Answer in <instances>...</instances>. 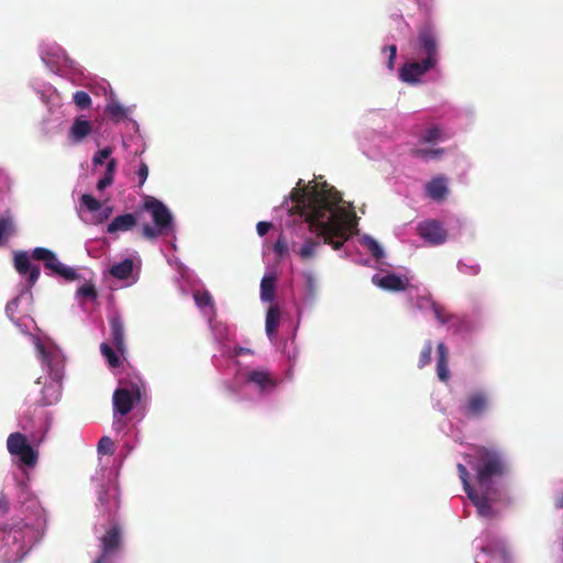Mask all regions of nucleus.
Masks as SVG:
<instances>
[{
  "mask_svg": "<svg viewBox=\"0 0 563 563\" xmlns=\"http://www.w3.org/2000/svg\"><path fill=\"white\" fill-rule=\"evenodd\" d=\"M32 257L35 261L44 262L45 268L51 269L56 275L65 278L68 282H73L79 278L76 269L60 263L55 253L48 249L35 247L32 252Z\"/></svg>",
  "mask_w": 563,
  "mask_h": 563,
  "instance_id": "423d86ee",
  "label": "nucleus"
},
{
  "mask_svg": "<svg viewBox=\"0 0 563 563\" xmlns=\"http://www.w3.org/2000/svg\"><path fill=\"white\" fill-rule=\"evenodd\" d=\"M194 300L198 308L203 309L209 307L211 311H214V301L211 294L208 290H197L194 292Z\"/></svg>",
  "mask_w": 563,
  "mask_h": 563,
  "instance_id": "bb28decb",
  "label": "nucleus"
},
{
  "mask_svg": "<svg viewBox=\"0 0 563 563\" xmlns=\"http://www.w3.org/2000/svg\"><path fill=\"white\" fill-rule=\"evenodd\" d=\"M112 183H113V177H111L110 175H104L101 179L98 180L97 188L99 190H103L107 187H109L110 185H112Z\"/></svg>",
  "mask_w": 563,
  "mask_h": 563,
  "instance_id": "49530a36",
  "label": "nucleus"
},
{
  "mask_svg": "<svg viewBox=\"0 0 563 563\" xmlns=\"http://www.w3.org/2000/svg\"><path fill=\"white\" fill-rule=\"evenodd\" d=\"M81 206L87 208V210L95 212L101 209V202L96 199L93 196L89 194H84L80 197Z\"/></svg>",
  "mask_w": 563,
  "mask_h": 563,
  "instance_id": "e433bc0d",
  "label": "nucleus"
},
{
  "mask_svg": "<svg viewBox=\"0 0 563 563\" xmlns=\"http://www.w3.org/2000/svg\"><path fill=\"white\" fill-rule=\"evenodd\" d=\"M14 223L11 217L0 218V246L14 233Z\"/></svg>",
  "mask_w": 563,
  "mask_h": 563,
  "instance_id": "c85d7f7f",
  "label": "nucleus"
},
{
  "mask_svg": "<svg viewBox=\"0 0 563 563\" xmlns=\"http://www.w3.org/2000/svg\"><path fill=\"white\" fill-rule=\"evenodd\" d=\"M272 224L269 222L261 221L256 224V231L260 236H264L271 229Z\"/></svg>",
  "mask_w": 563,
  "mask_h": 563,
  "instance_id": "de8ad7c7",
  "label": "nucleus"
},
{
  "mask_svg": "<svg viewBox=\"0 0 563 563\" xmlns=\"http://www.w3.org/2000/svg\"><path fill=\"white\" fill-rule=\"evenodd\" d=\"M457 471H459V475H460V478H461V482L463 484V488L465 490V493H470L471 490H473L474 488L472 487L471 483H470V474H468V471L467 468L459 463L457 464Z\"/></svg>",
  "mask_w": 563,
  "mask_h": 563,
  "instance_id": "58836bf2",
  "label": "nucleus"
},
{
  "mask_svg": "<svg viewBox=\"0 0 563 563\" xmlns=\"http://www.w3.org/2000/svg\"><path fill=\"white\" fill-rule=\"evenodd\" d=\"M482 492L483 494L479 495L475 489H473L470 493H467V497L472 500V503L477 509V512L482 517L492 518L495 515V511L492 507V498L489 496L492 489Z\"/></svg>",
  "mask_w": 563,
  "mask_h": 563,
  "instance_id": "4468645a",
  "label": "nucleus"
},
{
  "mask_svg": "<svg viewBox=\"0 0 563 563\" xmlns=\"http://www.w3.org/2000/svg\"><path fill=\"white\" fill-rule=\"evenodd\" d=\"M472 269H473L474 274H477L479 272V267L478 266L473 267Z\"/></svg>",
  "mask_w": 563,
  "mask_h": 563,
  "instance_id": "6e6d98bb",
  "label": "nucleus"
},
{
  "mask_svg": "<svg viewBox=\"0 0 563 563\" xmlns=\"http://www.w3.org/2000/svg\"><path fill=\"white\" fill-rule=\"evenodd\" d=\"M383 52L384 53L388 52L387 67H388L389 70H393L394 66H395L396 56H397V46L396 45H388V46L383 48Z\"/></svg>",
  "mask_w": 563,
  "mask_h": 563,
  "instance_id": "c03bdc74",
  "label": "nucleus"
},
{
  "mask_svg": "<svg viewBox=\"0 0 563 563\" xmlns=\"http://www.w3.org/2000/svg\"><path fill=\"white\" fill-rule=\"evenodd\" d=\"M100 554L114 559L120 554L123 548L122 530L118 523H113L111 528L100 538Z\"/></svg>",
  "mask_w": 563,
  "mask_h": 563,
  "instance_id": "6e6552de",
  "label": "nucleus"
},
{
  "mask_svg": "<svg viewBox=\"0 0 563 563\" xmlns=\"http://www.w3.org/2000/svg\"><path fill=\"white\" fill-rule=\"evenodd\" d=\"M319 245H320V243L318 241H314L312 239H307L298 252L299 256L302 260H308V258L312 257L316 253V249Z\"/></svg>",
  "mask_w": 563,
  "mask_h": 563,
  "instance_id": "2f4dec72",
  "label": "nucleus"
},
{
  "mask_svg": "<svg viewBox=\"0 0 563 563\" xmlns=\"http://www.w3.org/2000/svg\"><path fill=\"white\" fill-rule=\"evenodd\" d=\"M111 212H112V208L107 207V208L103 210V217H102V219H101V220L109 218V216L111 214Z\"/></svg>",
  "mask_w": 563,
  "mask_h": 563,
  "instance_id": "864d4df0",
  "label": "nucleus"
},
{
  "mask_svg": "<svg viewBox=\"0 0 563 563\" xmlns=\"http://www.w3.org/2000/svg\"><path fill=\"white\" fill-rule=\"evenodd\" d=\"M476 563H479V562H476Z\"/></svg>",
  "mask_w": 563,
  "mask_h": 563,
  "instance_id": "4d7b16f0",
  "label": "nucleus"
},
{
  "mask_svg": "<svg viewBox=\"0 0 563 563\" xmlns=\"http://www.w3.org/2000/svg\"><path fill=\"white\" fill-rule=\"evenodd\" d=\"M137 176H139V180H140L139 185L143 186L148 176V166L146 163L141 162L139 170H137Z\"/></svg>",
  "mask_w": 563,
  "mask_h": 563,
  "instance_id": "a18cd8bd",
  "label": "nucleus"
},
{
  "mask_svg": "<svg viewBox=\"0 0 563 563\" xmlns=\"http://www.w3.org/2000/svg\"><path fill=\"white\" fill-rule=\"evenodd\" d=\"M143 211L148 212L153 220V225L148 223L142 225L141 235L145 240L154 241L174 230V218L169 209L155 197L145 196L142 207L135 213H124L115 217L108 224L107 232L130 231L136 225L137 217Z\"/></svg>",
  "mask_w": 563,
  "mask_h": 563,
  "instance_id": "f03ea898",
  "label": "nucleus"
},
{
  "mask_svg": "<svg viewBox=\"0 0 563 563\" xmlns=\"http://www.w3.org/2000/svg\"><path fill=\"white\" fill-rule=\"evenodd\" d=\"M427 196L434 201H442L449 194L448 177L439 175L426 184Z\"/></svg>",
  "mask_w": 563,
  "mask_h": 563,
  "instance_id": "2eb2a0df",
  "label": "nucleus"
},
{
  "mask_svg": "<svg viewBox=\"0 0 563 563\" xmlns=\"http://www.w3.org/2000/svg\"><path fill=\"white\" fill-rule=\"evenodd\" d=\"M92 131L91 123L81 118H76L70 131L69 136L75 143L81 142L85 137H87Z\"/></svg>",
  "mask_w": 563,
  "mask_h": 563,
  "instance_id": "aec40b11",
  "label": "nucleus"
},
{
  "mask_svg": "<svg viewBox=\"0 0 563 563\" xmlns=\"http://www.w3.org/2000/svg\"><path fill=\"white\" fill-rule=\"evenodd\" d=\"M0 510L5 514L9 510V503L5 495L0 494Z\"/></svg>",
  "mask_w": 563,
  "mask_h": 563,
  "instance_id": "8fccbe9b",
  "label": "nucleus"
},
{
  "mask_svg": "<svg viewBox=\"0 0 563 563\" xmlns=\"http://www.w3.org/2000/svg\"><path fill=\"white\" fill-rule=\"evenodd\" d=\"M274 252L278 257H283L288 253V244L283 235H279L274 244Z\"/></svg>",
  "mask_w": 563,
  "mask_h": 563,
  "instance_id": "79ce46f5",
  "label": "nucleus"
},
{
  "mask_svg": "<svg viewBox=\"0 0 563 563\" xmlns=\"http://www.w3.org/2000/svg\"><path fill=\"white\" fill-rule=\"evenodd\" d=\"M77 296L86 300H96L98 297L97 289L93 284L86 283L77 289Z\"/></svg>",
  "mask_w": 563,
  "mask_h": 563,
  "instance_id": "473e14b6",
  "label": "nucleus"
},
{
  "mask_svg": "<svg viewBox=\"0 0 563 563\" xmlns=\"http://www.w3.org/2000/svg\"><path fill=\"white\" fill-rule=\"evenodd\" d=\"M30 444L24 434L20 432L11 433L7 440V448L11 455H14L18 451Z\"/></svg>",
  "mask_w": 563,
  "mask_h": 563,
  "instance_id": "393cba45",
  "label": "nucleus"
},
{
  "mask_svg": "<svg viewBox=\"0 0 563 563\" xmlns=\"http://www.w3.org/2000/svg\"><path fill=\"white\" fill-rule=\"evenodd\" d=\"M418 3L420 5H426L427 7L428 5V0H418Z\"/></svg>",
  "mask_w": 563,
  "mask_h": 563,
  "instance_id": "5fc2aeb1",
  "label": "nucleus"
},
{
  "mask_svg": "<svg viewBox=\"0 0 563 563\" xmlns=\"http://www.w3.org/2000/svg\"><path fill=\"white\" fill-rule=\"evenodd\" d=\"M443 133L439 126H431L429 128L424 134L422 135V141L424 143H434L437 141L443 140Z\"/></svg>",
  "mask_w": 563,
  "mask_h": 563,
  "instance_id": "c9c22d12",
  "label": "nucleus"
},
{
  "mask_svg": "<svg viewBox=\"0 0 563 563\" xmlns=\"http://www.w3.org/2000/svg\"><path fill=\"white\" fill-rule=\"evenodd\" d=\"M555 507L559 508V509H562L563 508V493L561 494L560 497L556 498L555 500Z\"/></svg>",
  "mask_w": 563,
  "mask_h": 563,
  "instance_id": "603ef678",
  "label": "nucleus"
},
{
  "mask_svg": "<svg viewBox=\"0 0 563 563\" xmlns=\"http://www.w3.org/2000/svg\"><path fill=\"white\" fill-rule=\"evenodd\" d=\"M14 268L20 275L27 274V282L32 287L40 278L41 269L38 265H32L30 256L24 251L14 253Z\"/></svg>",
  "mask_w": 563,
  "mask_h": 563,
  "instance_id": "9b49d317",
  "label": "nucleus"
},
{
  "mask_svg": "<svg viewBox=\"0 0 563 563\" xmlns=\"http://www.w3.org/2000/svg\"><path fill=\"white\" fill-rule=\"evenodd\" d=\"M444 153V148H434V150H427V148H415L411 151V155L413 157H418L421 159H437L440 158L441 155Z\"/></svg>",
  "mask_w": 563,
  "mask_h": 563,
  "instance_id": "7c9ffc66",
  "label": "nucleus"
},
{
  "mask_svg": "<svg viewBox=\"0 0 563 563\" xmlns=\"http://www.w3.org/2000/svg\"><path fill=\"white\" fill-rule=\"evenodd\" d=\"M432 342L430 340H428L421 352H420V355H419V361H418V367L419 368H423L424 366L429 365L430 362H431V354H432Z\"/></svg>",
  "mask_w": 563,
  "mask_h": 563,
  "instance_id": "72a5a7b5",
  "label": "nucleus"
},
{
  "mask_svg": "<svg viewBox=\"0 0 563 563\" xmlns=\"http://www.w3.org/2000/svg\"><path fill=\"white\" fill-rule=\"evenodd\" d=\"M0 542L2 543V555L7 560L19 556L24 551V534L20 528L3 527L0 529Z\"/></svg>",
  "mask_w": 563,
  "mask_h": 563,
  "instance_id": "0eeeda50",
  "label": "nucleus"
},
{
  "mask_svg": "<svg viewBox=\"0 0 563 563\" xmlns=\"http://www.w3.org/2000/svg\"><path fill=\"white\" fill-rule=\"evenodd\" d=\"M415 51L421 60L405 63L399 70V78L407 84L419 82L420 78L439 63L438 42L430 26L427 25L419 30Z\"/></svg>",
  "mask_w": 563,
  "mask_h": 563,
  "instance_id": "20e7f679",
  "label": "nucleus"
},
{
  "mask_svg": "<svg viewBox=\"0 0 563 563\" xmlns=\"http://www.w3.org/2000/svg\"><path fill=\"white\" fill-rule=\"evenodd\" d=\"M419 235L431 245H440L446 241L448 233L437 220H428L418 224Z\"/></svg>",
  "mask_w": 563,
  "mask_h": 563,
  "instance_id": "1a4fd4ad",
  "label": "nucleus"
},
{
  "mask_svg": "<svg viewBox=\"0 0 563 563\" xmlns=\"http://www.w3.org/2000/svg\"><path fill=\"white\" fill-rule=\"evenodd\" d=\"M467 463L475 472L481 490H489L496 479L508 472V463L504 452L496 446L474 445L467 455Z\"/></svg>",
  "mask_w": 563,
  "mask_h": 563,
  "instance_id": "7ed1b4c3",
  "label": "nucleus"
},
{
  "mask_svg": "<svg viewBox=\"0 0 563 563\" xmlns=\"http://www.w3.org/2000/svg\"><path fill=\"white\" fill-rule=\"evenodd\" d=\"M366 246L371 254L373 255V257H375L376 260H379L384 256V251L376 240L368 238L366 241Z\"/></svg>",
  "mask_w": 563,
  "mask_h": 563,
  "instance_id": "ea45409f",
  "label": "nucleus"
},
{
  "mask_svg": "<svg viewBox=\"0 0 563 563\" xmlns=\"http://www.w3.org/2000/svg\"><path fill=\"white\" fill-rule=\"evenodd\" d=\"M115 168H117V161L114 158H110L107 163V170H106L104 175H110L111 177H113Z\"/></svg>",
  "mask_w": 563,
  "mask_h": 563,
  "instance_id": "09e8293b",
  "label": "nucleus"
},
{
  "mask_svg": "<svg viewBox=\"0 0 563 563\" xmlns=\"http://www.w3.org/2000/svg\"><path fill=\"white\" fill-rule=\"evenodd\" d=\"M110 338L114 349L123 355L126 352L125 344V328L124 323L119 316H113L109 320Z\"/></svg>",
  "mask_w": 563,
  "mask_h": 563,
  "instance_id": "f8f14e48",
  "label": "nucleus"
},
{
  "mask_svg": "<svg viewBox=\"0 0 563 563\" xmlns=\"http://www.w3.org/2000/svg\"><path fill=\"white\" fill-rule=\"evenodd\" d=\"M490 402V395L487 390L476 389L466 395L460 406V411L467 419H479L489 411Z\"/></svg>",
  "mask_w": 563,
  "mask_h": 563,
  "instance_id": "39448f33",
  "label": "nucleus"
},
{
  "mask_svg": "<svg viewBox=\"0 0 563 563\" xmlns=\"http://www.w3.org/2000/svg\"><path fill=\"white\" fill-rule=\"evenodd\" d=\"M132 271L133 261L126 258L120 263L114 264L110 269V274L118 279H126L132 274Z\"/></svg>",
  "mask_w": 563,
  "mask_h": 563,
  "instance_id": "b1692460",
  "label": "nucleus"
},
{
  "mask_svg": "<svg viewBox=\"0 0 563 563\" xmlns=\"http://www.w3.org/2000/svg\"><path fill=\"white\" fill-rule=\"evenodd\" d=\"M426 300L430 302L434 317L441 324L449 323L454 318V316L450 314L440 303L429 299Z\"/></svg>",
  "mask_w": 563,
  "mask_h": 563,
  "instance_id": "c756f323",
  "label": "nucleus"
},
{
  "mask_svg": "<svg viewBox=\"0 0 563 563\" xmlns=\"http://www.w3.org/2000/svg\"><path fill=\"white\" fill-rule=\"evenodd\" d=\"M290 199L294 202L290 214L302 218L309 224V231L322 236L323 243L330 244L333 250H340L352 236L355 218L340 206V192L327 183L317 184L312 180L305 186L302 179H299L290 192Z\"/></svg>",
  "mask_w": 563,
  "mask_h": 563,
  "instance_id": "f257e3e1",
  "label": "nucleus"
},
{
  "mask_svg": "<svg viewBox=\"0 0 563 563\" xmlns=\"http://www.w3.org/2000/svg\"><path fill=\"white\" fill-rule=\"evenodd\" d=\"M438 360H437V375L441 382H448L450 377L449 373V350L443 342H440L437 346Z\"/></svg>",
  "mask_w": 563,
  "mask_h": 563,
  "instance_id": "6ab92c4d",
  "label": "nucleus"
},
{
  "mask_svg": "<svg viewBox=\"0 0 563 563\" xmlns=\"http://www.w3.org/2000/svg\"><path fill=\"white\" fill-rule=\"evenodd\" d=\"M111 153L112 150L109 146L98 151L92 157L93 165H102L104 161L110 157Z\"/></svg>",
  "mask_w": 563,
  "mask_h": 563,
  "instance_id": "37998d69",
  "label": "nucleus"
},
{
  "mask_svg": "<svg viewBox=\"0 0 563 563\" xmlns=\"http://www.w3.org/2000/svg\"><path fill=\"white\" fill-rule=\"evenodd\" d=\"M247 382L257 385L261 389L273 388L276 386V380L271 373L262 369H254L247 374Z\"/></svg>",
  "mask_w": 563,
  "mask_h": 563,
  "instance_id": "412c9836",
  "label": "nucleus"
},
{
  "mask_svg": "<svg viewBox=\"0 0 563 563\" xmlns=\"http://www.w3.org/2000/svg\"><path fill=\"white\" fill-rule=\"evenodd\" d=\"M14 455L19 456L20 461L26 466L32 467L37 462V453L30 444L18 451Z\"/></svg>",
  "mask_w": 563,
  "mask_h": 563,
  "instance_id": "cd10ccee",
  "label": "nucleus"
},
{
  "mask_svg": "<svg viewBox=\"0 0 563 563\" xmlns=\"http://www.w3.org/2000/svg\"><path fill=\"white\" fill-rule=\"evenodd\" d=\"M114 443L109 437H102L98 442V451L104 454H112Z\"/></svg>",
  "mask_w": 563,
  "mask_h": 563,
  "instance_id": "a19ab883",
  "label": "nucleus"
},
{
  "mask_svg": "<svg viewBox=\"0 0 563 563\" xmlns=\"http://www.w3.org/2000/svg\"><path fill=\"white\" fill-rule=\"evenodd\" d=\"M120 505L121 501L115 489L99 492L97 506L102 516H104L109 521L113 520L120 508Z\"/></svg>",
  "mask_w": 563,
  "mask_h": 563,
  "instance_id": "9d476101",
  "label": "nucleus"
},
{
  "mask_svg": "<svg viewBox=\"0 0 563 563\" xmlns=\"http://www.w3.org/2000/svg\"><path fill=\"white\" fill-rule=\"evenodd\" d=\"M93 563H113V559L99 554Z\"/></svg>",
  "mask_w": 563,
  "mask_h": 563,
  "instance_id": "3c124183",
  "label": "nucleus"
},
{
  "mask_svg": "<svg viewBox=\"0 0 563 563\" xmlns=\"http://www.w3.org/2000/svg\"><path fill=\"white\" fill-rule=\"evenodd\" d=\"M106 112L115 120H122L126 117L125 109L118 102H111L107 106Z\"/></svg>",
  "mask_w": 563,
  "mask_h": 563,
  "instance_id": "f704fd0d",
  "label": "nucleus"
},
{
  "mask_svg": "<svg viewBox=\"0 0 563 563\" xmlns=\"http://www.w3.org/2000/svg\"><path fill=\"white\" fill-rule=\"evenodd\" d=\"M73 101L80 109H87L91 104L90 96L82 90L76 91L74 93Z\"/></svg>",
  "mask_w": 563,
  "mask_h": 563,
  "instance_id": "4c0bfd02",
  "label": "nucleus"
},
{
  "mask_svg": "<svg viewBox=\"0 0 563 563\" xmlns=\"http://www.w3.org/2000/svg\"><path fill=\"white\" fill-rule=\"evenodd\" d=\"M372 280L376 286L391 291H401L407 287V283L395 274H387L385 276L374 275Z\"/></svg>",
  "mask_w": 563,
  "mask_h": 563,
  "instance_id": "f3484780",
  "label": "nucleus"
},
{
  "mask_svg": "<svg viewBox=\"0 0 563 563\" xmlns=\"http://www.w3.org/2000/svg\"><path fill=\"white\" fill-rule=\"evenodd\" d=\"M275 283L276 277L273 275H266L261 282V298L263 301H273L275 298Z\"/></svg>",
  "mask_w": 563,
  "mask_h": 563,
  "instance_id": "5701e85b",
  "label": "nucleus"
},
{
  "mask_svg": "<svg viewBox=\"0 0 563 563\" xmlns=\"http://www.w3.org/2000/svg\"><path fill=\"white\" fill-rule=\"evenodd\" d=\"M113 409L115 413L120 416H126L131 412L135 404L141 400H136L132 394H129L126 389H120L119 387L114 390L112 396Z\"/></svg>",
  "mask_w": 563,
  "mask_h": 563,
  "instance_id": "ddd939ff",
  "label": "nucleus"
},
{
  "mask_svg": "<svg viewBox=\"0 0 563 563\" xmlns=\"http://www.w3.org/2000/svg\"><path fill=\"white\" fill-rule=\"evenodd\" d=\"M62 375L56 371L53 375V383L46 384L42 389V398L38 400L41 406H52L60 397Z\"/></svg>",
  "mask_w": 563,
  "mask_h": 563,
  "instance_id": "dca6fc26",
  "label": "nucleus"
},
{
  "mask_svg": "<svg viewBox=\"0 0 563 563\" xmlns=\"http://www.w3.org/2000/svg\"><path fill=\"white\" fill-rule=\"evenodd\" d=\"M280 311L277 306H271L266 313L265 330L268 336L276 333L279 327Z\"/></svg>",
  "mask_w": 563,
  "mask_h": 563,
  "instance_id": "4be33fe9",
  "label": "nucleus"
},
{
  "mask_svg": "<svg viewBox=\"0 0 563 563\" xmlns=\"http://www.w3.org/2000/svg\"><path fill=\"white\" fill-rule=\"evenodd\" d=\"M120 389H126L129 394H132L136 400H141L145 391L144 383L139 375H128L125 378L120 380Z\"/></svg>",
  "mask_w": 563,
  "mask_h": 563,
  "instance_id": "a211bd4d",
  "label": "nucleus"
},
{
  "mask_svg": "<svg viewBox=\"0 0 563 563\" xmlns=\"http://www.w3.org/2000/svg\"><path fill=\"white\" fill-rule=\"evenodd\" d=\"M100 352L110 367L117 368L121 365L120 353H118V351L115 352L108 343L102 342L100 344Z\"/></svg>",
  "mask_w": 563,
  "mask_h": 563,
  "instance_id": "a878e982",
  "label": "nucleus"
}]
</instances>
